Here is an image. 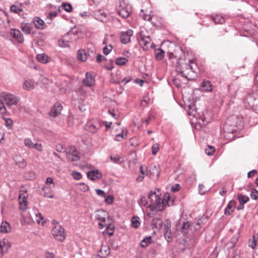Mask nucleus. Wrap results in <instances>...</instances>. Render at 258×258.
Instances as JSON below:
<instances>
[{
  "label": "nucleus",
  "mask_w": 258,
  "mask_h": 258,
  "mask_svg": "<svg viewBox=\"0 0 258 258\" xmlns=\"http://www.w3.org/2000/svg\"><path fill=\"white\" fill-rule=\"evenodd\" d=\"M165 54L169 60L167 63L169 65L174 64L175 61H177L179 63L181 57L185 56L181 47L169 41H162V59L165 57Z\"/></svg>",
  "instance_id": "obj_1"
},
{
  "label": "nucleus",
  "mask_w": 258,
  "mask_h": 258,
  "mask_svg": "<svg viewBox=\"0 0 258 258\" xmlns=\"http://www.w3.org/2000/svg\"><path fill=\"white\" fill-rule=\"evenodd\" d=\"M157 194L156 191H151L148 198L142 197L140 201V205L142 206H147L151 209L150 214H155L158 211H160V195L161 193L158 190Z\"/></svg>",
  "instance_id": "obj_2"
},
{
  "label": "nucleus",
  "mask_w": 258,
  "mask_h": 258,
  "mask_svg": "<svg viewBox=\"0 0 258 258\" xmlns=\"http://www.w3.org/2000/svg\"><path fill=\"white\" fill-rule=\"evenodd\" d=\"M184 57H182L181 60L178 63L176 61L177 69L179 70V74L183 77L187 78L188 80L194 79V75L196 74L195 68L197 67L194 61L191 59H188L186 61Z\"/></svg>",
  "instance_id": "obj_3"
},
{
  "label": "nucleus",
  "mask_w": 258,
  "mask_h": 258,
  "mask_svg": "<svg viewBox=\"0 0 258 258\" xmlns=\"http://www.w3.org/2000/svg\"><path fill=\"white\" fill-rule=\"evenodd\" d=\"M116 11L123 18H127L132 12V8L127 0H118L116 2Z\"/></svg>",
  "instance_id": "obj_4"
},
{
  "label": "nucleus",
  "mask_w": 258,
  "mask_h": 258,
  "mask_svg": "<svg viewBox=\"0 0 258 258\" xmlns=\"http://www.w3.org/2000/svg\"><path fill=\"white\" fill-rule=\"evenodd\" d=\"M138 39L140 45L144 49H148L149 47H155V45L151 43V38L146 29L141 30L139 33Z\"/></svg>",
  "instance_id": "obj_5"
},
{
  "label": "nucleus",
  "mask_w": 258,
  "mask_h": 258,
  "mask_svg": "<svg viewBox=\"0 0 258 258\" xmlns=\"http://www.w3.org/2000/svg\"><path fill=\"white\" fill-rule=\"evenodd\" d=\"M65 152L68 159L70 161H78L80 158L79 152L74 146H69L65 150Z\"/></svg>",
  "instance_id": "obj_6"
},
{
  "label": "nucleus",
  "mask_w": 258,
  "mask_h": 258,
  "mask_svg": "<svg viewBox=\"0 0 258 258\" xmlns=\"http://www.w3.org/2000/svg\"><path fill=\"white\" fill-rule=\"evenodd\" d=\"M101 126V122L97 119H92L89 120L86 125V131L90 132L92 134L97 133L98 129Z\"/></svg>",
  "instance_id": "obj_7"
},
{
  "label": "nucleus",
  "mask_w": 258,
  "mask_h": 258,
  "mask_svg": "<svg viewBox=\"0 0 258 258\" xmlns=\"http://www.w3.org/2000/svg\"><path fill=\"white\" fill-rule=\"evenodd\" d=\"M51 234L57 240L62 241L66 238L64 229L60 226H55L51 230Z\"/></svg>",
  "instance_id": "obj_8"
},
{
  "label": "nucleus",
  "mask_w": 258,
  "mask_h": 258,
  "mask_svg": "<svg viewBox=\"0 0 258 258\" xmlns=\"http://www.w3.org/2000/svg\"><path fill=\"white\" fill-rule=\"evenodd\" d=\"M0 97L5 100L8 106L16 105L19 100L18 97L16 96L6 92L2 93Z\"/></svg>",
  "instance_id": "obj_9"
},
{
  "label": "nucleus",
  "mask_w": 258,
  "mask_h": 258,
  "mask_svg": "<svg viewBox=\"0 0 258 258\" xmlns=\"http://www.w3.org/2000/svg\"><path fill=\"white\" fill-rule=\"evenodd\" d=\"M27 191L24 190H20L19 195V209L21 211H25L28 207L27 201Z\"/></svg>",
  "instance_id": "obj_10"
},
{
  "label": "nucleus",
  "mask_w": 258,
  "mask_h": 258,
  "mask_svg": "<svg viewBox=\"0 0 258 258\" xmlns=\"http://www.w3.org/2000/svg\"><path fill=\"white\" fill-rule=\"evenodd\" d=\"M162 211L166 207L172 206L174 205V199L170 197L169 193L164 194L162 198Z\"/></svg>",
  "instance_id": "obj_11"
},
{
  "label": "nucleus",
  "mask_w": 258,
  "mask_h": 258,
  "mask_svg": "<svg viewBox=\"0 0 258 258\" xmlns=\"http://www.w3.org/2000/svg\"><path fill=\"white\" fill-rule=\"evenodd\" d=\"M133 35V31L131 29H128L125 32L120 33V40L123 44H127L131 41V37Z\"/></svg>",
  "instance_id": "obj_12"
},
{
  "label": "nucleus",
  "mask_w": 258,
  "mask_h": 258,
  "mask_svg": "<svg viewBox=\"0 0 258 258\" xmlns=\"http://www.w3.org/2000/svg\"><path fill=\"white\" fill-rule=\"evenodd\" d=\"M110 253V248L107 244H102L96 258H105Z\"/></svg>",
  "instance_id": "obj_13"
},
{
  "label": "nucleus",
  "mask_w": 258,
  "mask_h": 258,
  "mask_svg": "<svg viewBox=\"0 0 258 258\" xmlns=\"http://www.w3.org/2000/svg\"><path fill=\"white\" fill-rule=\"evenodd\" d=\"M171 222L169 220L165 221V224L164 228V235L167 242H169L172 239V235L170 230Z\"/></svg>",
  "instance_id": "obj_14"
},
{
  "label": "nucleus",
  "mask_w": 258,
  "mask_h": 258,
  "mask_svg": "<svg viewBox=\"0 0 258 258\" xmlns=\"http://www.w3.org/2000/svg\"><path fill=\"white\" fill-rule=\"evenodd\" d=\"M189 115H192L194 117H195L197 122L201 125H205L208 121H206V117L203 113H200L199 112H197V110H195V113L189 112Z\"/></svg>",
  "instance_id": "obj_15"
},
{
  "label": "nucleus",
  "mask_w": 258,
  "mask_h": 258,
  "mask_svg": "<svg viewBox=\"0 0 258 258\" xmlns=\"http://www.w3.org/2000/svg\"><path fill=\"white\" fill-rule=\"evenodd\" d=\"M62 109V106L60 103L56 102L51 107L49 114L50 116L55 117L60 113Z\"/></svg>",
  "instance_id": "obj_16"
},
{
  "label": "nucleus",
  "mask_w": 258,
  "mask_h": 258,
  "mask_svg": "<svg viewBox=\"0 0 258 258\" xmlns=\"http://www.w3.org/2000/svg\"><path fill=\"white\" fill-rule=\"evenodd\" d=\"M95 79L91 73L87 72L86 73V77L83 81L84 86L91 87L95 84Z\"/></svg>",
  "instance_id": "obj_17"
},
{
  "label": "nucleus",
  "mask_w": 258,
  "mask_h": 258,
  "mask_svg": "<svg viewBox=\"0 0 258 258\" xmlns=\"http://www.w3.org/2000/svg\"><path fill=\"white\" fill-rule=\"evenodd\" d=\"M236 202L234 200H231L227 204L224 210V214L225 215H231L235 209Z\"/></svg>",
  "instance_id": "obj_18"
},
{
  "label": "nucleus",
  "mask_w": 258,
  "mask_h": 258,
  "mask_svg": "<svg viewBox=\"0 0 258 258\" xmlns=\"http://www.w3.org/2000/svg\"><path fill=\"white\" fill-rule=\"evenodd\" d=\"M107 213L104 210H98L96 211L95 218L101 222H105Z\"/></svg>",
  "instance_id": "obj_19"
},
{
  "label": "nucleus",
  "mask_w": 258,
  "mask_h": 258,
  "mask_svg": "<svg viewBox=\"0 0 258 258\" xmlns=\"http://www.w3.org/2000/svg\"><path fill=\"white\" fill-rule=\"evenodd\" d=\"M87 177L92 180H94L97 179H99L102 177V174L98 170H92L87 172Z\"/></svg>",
  "instance_id": "obj_20"
},
{
  "label": "nucleus",
  "mask_w": 258,
  "mask_h": 258,
  "mask_svg": "<svg viewBox=\"0 0 258 258\" xmlns=\"http://www.w3.org/2000/svg\"><path fill=\"white\" fill-rule=\"evenodd\" d=\"M33 23L37 29L43 30L45 28V24L43 20L38 17L34 18Z\"/></svg>",
  "instance_id": "obj_21"
},
{
  "label": "nucleus",
  "mask_w": 258,
  "mask_h": 258,
  "mask_svg": "<svg viewBox=\"0 0 258 258\" xmlns=\"http://www.w3.org/2000/svg\"><path fill=\"white\" fill-rule=\"evenodd\" d=\"M11 34L19 42L22 43L23 42V35L19 30L16 29L12 30Z\"/></svg>",
  "instance_id": "obj_22"
},
{
  "label": "nucleus",
  "mask_w": 258,
  "mask_h": 258,
  "mask_svg": "<svg viewBox=\"0 0 258 258\" xmlns=\"http://www.w3.org/2000/svg\"><path fill=\"white\" fill-rule=\"evenodd\" d=\"M33 211L35 216V221L38 224H41L42 225H43L45 223V221H44V218L41 215V213L38 212V210L36 208H33Z\"/></svg>",
  "instance_id": "obj_23"
},
{
  "label": "nucleus",
  "mask_w": 258,
  "mask_h": 258,
  "mask_svg": "<svg viewBox=\"0 0 258 258\" xmlns=\"http://www.w3.org/2000/svg\"><path fill=\"white\" fill-rule=\"evenodd\" d=\"M32 29V25L30 23H22L21 24V30L26 34H29Z\"/></svg>",
  "instance_id": "obj_24"
},
{
  "label": "nucleus",
  "mask_w": 258,
  "mask_h": 258,
  "mask_svg": "<svg viewBox=\"0 0 258 258\" xmlns=\"http://www.w3.org/2000/svg\"><path fill=\"white\" fill-rule=\"evenodd\" d=\"M110 160L114 163L120 164L124 160L123 158L117 154H112L110 156Z\"/></svg>",
  "instance_id": "obj_25"
},
{
  "label": "nucleus",
  "mask_w": 258,
  "mask_h": 258,
  "mask_svg": "<svg viewBox=\"0 0 258 258\" xmlns=\"http://www.w3.org/2000/svg\"><path fill=\"white\" fill-rule=\"evenodd\" d=\"M127 131L121 128L119 132L115 135V140L117 141H122L127 136Z\"/></svg>",
  "instance_id": "obj_26"
},
{
  "label": "nucleus",
  "mask_w": 258,
  "mask_h": 258,
  "mask_svg": "<svg viewBox=\"0 0 258 258\" xmlns=\"http://www.w3.org/2000/svg\"><path fill=\"white\" fill-rule=\"evenodd\" d=\"M35 82L32 80H25L23 83V88L29 90L34 89Z\"/></svg>",
  "instance_id": "obj_27"
},
{
  "label": "nucleus",
  "mask_w": 258,
  "mask_h": 258,
  "mask_svg": "<svg viewBox=\"0 0 258 258\" xmlns=\"http://www.w3.org/2000/svg\"><path fill=\"white\" fill-rule=\"evenodd\" d=\"M212 20L215 24H222L225 23V18L220 15H212Z\"/></svg>",
  "instance_id": "obj_28"
},
{
  "label": "nucleus",
  "mask_w": 258,
  "mask_h": 258,
  "mask_svg": "<svg viewBox=\"0 0 258 258\" xmlns=\"http://www.w3.org/2000/svg\"><path fill=\"white\" fill-rule=\"evenodd\" d=\"M94 16L96 19L103 21L106 18V14L103 11L99 10L94 12Z\"/></svg>",
  "instance_id": "obj_29"
},
{
  "label": "nucleus",
  "mask_w": 258,
  "mask_h": 258,
  "mask_svg": "<svg viewBox=\"0 0 258 258\" xmlns=\"http://www.w3.org/2000/svg\"><path fill=\"white\" fill-rule=\"evenodd\" d=\"M11 228L9 224L6 222H3L0 226V231L3 233H8L10 231Z\"/></svg>",
  "instance_id": "obj_30"
},
{
  "label": "nucleus",
  "mask_w": 258,
  "mask_h": 258,
  "mask_svg": "<svg viewBox=\"0 0 258 258\" xmlns=\"http://www.w3.org/2000/svg\"><path fill=\"white\" fill-rule=\"evenodd\" d=\"M152 225L153 228L160 230L161 229V220L160 217L154 218L152 222Z\"/></svg>",
  "instance_id": "obj_31"
},
{
  "label": "nucleus",
  "mask_w": 258,
  "mask_h": 258,
  "mask_svg": "<svg viewBox=\"0 0 258 258\" xmlns=\"http://www.w3.org/2000/svg\"><path fill=\"white\" fill-rule=\"evenodd\" d=\"M77 57L79 60L82 61H86L87 58L86 51L83 49L78 50L77 52Z\"/></svg>",
  "instance_id": "obj_32"
},
{
  "label": "nucleus",
  "mask_w": 258,
  "mask_h": 258,
  "mask_svg": "<svg viewBox=\"0 0 258 258\" xmlns=\"http://www.w3.org/2000/svg\"><path fill=\"white\" fill-rule=\"evenodd\" d=\"M10 246L11 244L8 241H5L4 240L0 241V250L1 249L2 253L6 252Z\"/></svg>",
  "instance_id": "obj_33"
},
{
  "label": "nucleus",
  "mask_w": 258,
  "mask_h": 258,
  "mask_svg": "<svg viewBox=\"0 0 258 258\" xmlns=\"http://www.w3.org/2000/svg\"><path fill=\"white\" fill-rule=\"evenodd\" d=\"M69 34H67L66 35H65L63 38L59 40L58 42V45L59 46L62 47H69V41L68 39Z\"/></svg>",
  "instance_id": "obj_34"
},
{
  "label": "nucleus",
  "mask_w": 258,
  "mask_h": 258,
  "mask_svg": "<svg viewBox=\"0 0 258 258\" xmlns=\"http://www.w3.org/2000/svg\"><path fill=\"white\" fill-rule=\"evenodd\" d=\"M37 60L43 63H46L49 61V57L44 53L39 54L36 57Z\"/></svg>",
  "instance_id": "obj_35"
},
{
  "label": "nucleus",
  "mask_w": 258,
  "mask_h": 258,
  "mask_svg": "<svg viewBox=\"0 0 258 258\" xmlns=\"http://www.w3.org/2000/svg\"><path fill=\"white\" fill-rule=\"evenodd\" d=\"M201 87L203 89L207 92L212 91V87L211 83L209 81L204 80L201 84Z\"/></svg>",
  "instance_id": "obj_36"
},
{
  "label": "nucleus",
  "mask_w": 258,
  "mask_h": 258,
  "mask_svg": "<svg viewBox=\"0 0 258 258\" xmlns=\"http://www.w3.org/2000/svg\"><path fill=\"white\" fill-rule=\"evenodd\" d=\"M237 199L240 204L244 205L247 202H248L249 200V199L248 196L244 195L242 194H239L237 195Z\"/></svg>",
  "instance_id": "obj_37"
},
{
  "label": "nucleus",
  "mask_w": 258,
  "mask_h": 258,
  "mask_svg": "<svg viewBox=\"0 0 258 258\" xmlns=\"http://www.w3.org/2000/svg\"><path fill=\"white\" fill-rule=\"evenodd\" d=\"M127 61V58L124 57H118L115 60L116 64L120 66L124 65Z\"/></svg>",
  "instance_id": "obj_38"
},
{
  "label": "nucleus",
  "mask_w": 258,
  "mask_h": 258,
  "mask_svg": "<svg viewBox=\"0 0 258 258\" xmlns=\"http://www.w3.org/2000/svg\"><path fill=\"white\" fill-rule=\"evenodd\" d=\"M10 11L12 12L18 14L22 11V9L21 8V6H18L17 5H14L10 7Z\"/></svg>",
  "instance_id": "obj_39"
},
{
  "label": "nucleus",
  "mask_w": 258,
  "mask_h": 258,
  "mask_svg": "<svg viewBox=\"0 0 258 258\" xmlns=\"http://www.w3.org/2000/svg\"><path fill=\"white\" fill-rule=\"evenodd\" d=\"M140 16L144 20L147 21H150L152 17L151 15L145 14L143 10H141Z\"/></svg>",
  "instance_id": "obj_40"
},
{
  "label": "nucleus",
  "mask_w": 258,
  "mask_h": 258,
  "mask_svg": "<svg viewBox=\"0 0 258 258\" xmlns=\"http://www.w3.org/2000/svg\"><path fill=\"white\" fill-rule=\"evenodd\" d=\"M151 237H147L145 238L143 240H142L140 243V245L141 247H145L151 242Z\"/></svg>",
  "instance_id": "obj_41"
},
{
  "label": "nucleus",
  "mask_w": 258,
  "mask_h": 258,
  "mask_svg": "<svg viewBox=\"0 0 258 258\" xmlns=\"http://www.w3.org/2000/svg\"><path fill=\"white\" fill-rule=\"evenodd\" d=\"M62 8L67 12L70 13L73 10V7L71 4L63 3L61 5Z\"/></svg>",
  "instance_id": "obj_42"
},
{
  "label": "nucleus",
  "mask_w": 258,
  "mask_h": 258,
  "mask_svg": "<svg viewBox=\"0 0 258 258\" xmlns=\"http://www.w3.org/2000/svg\"><path fill=\"white\" fill-rule=\"evenodd\" d=\"M114 229V227L113 226H112V225L110 223L107 224L106 228V231L108 233L109 236L113 235Z\"/></svg>",
  "instance_id": "obj_43"
},
{
  "label": "nucleus",
  "mask_w": 258,
  "mask_h": 258,
  "mask_svg": "<svg viewBox=\"0 0 258 258\" xmlns=\"http://www.w3.org/2000/svg\"><path fill=\"white\" fill-rule=\"evenodd\" d=\"M150 102V99L148 96H145L143 97V99L141 101V105L143 107H146L148 105Z\"/></svg>",
  "instance_id": "obj_44"
},
{
  "label": "nucleus",
  "mask_w": 258,
  "mask_h": 258,
  "mask_svg": "<svg viewBox=\"0 0 258 258\" xmlns=\"http://www.w3.org/2000/svg\"><path fill=\"white\" fill-rule=\"evenodd\" d=\"M132 225L135 228H137L140 225V222L139 221V218L137 217H134L132 220Z\"/></svg>",
  "instance_id": "obj_45"
},
{
  "label": "nucleus",
  "mask_w": 258,
  "mask_h": 258,
  "mask_svg": "<svg viewBox=\"0 0 258 258\" xmlns=\"http://www.w3.org/2000/svg\"><path fill=\"white\" fill-rule=\"evenodd\" d=\"M215 151V150L214 147L211 146H209L208 148L205 149V153L208 155L211 156L214 154Z\"/></svg>",
  "instance_id": "obj_46"
},
{
  "label": "nucleus",
  "mask_w": 258,
  "mask_h": 258,
  "mask_svg": "<svg viewBox=\"0 0 258 258\" xmlns=\"http://www.w3.org/2000/svg\"><path fill=\"white\" fill-rule=\"evenodd\" d=\"M24 144H25V145L30 148V149H32L33 146V145L34 143H33L31 140L29 138H26L25 140H24Z\"/></svg>",
  "instance_id": "obj_47"
},
{
  "label": "nucleus",
  "mask_w": 258,
  "mask_h": 258,
  "mask_svg": "<svg viewBox=\"0 0 258 258\" xmlns=\"http://www.w3.org/2000/svg\"><path fill=\"white\" fill-rule=\"evenodd\" d=\"M155 53L156 59L158 60H161V46H160V47L158 49H156L155 50Z\"/></svg>",
  "instance_id": "obj_48"
},
{
  "label": "nucleus",
  "mask_w": 258,
  "mask_h": 258,
  "mask_svg": "<svg viewBox=\"0 0 258 258\" xmlns=\"http://www.w3.org/2000/svg\"><path fill=\"white\" fill-rule=\"evenodd\" d=\"M189 226H190V224H189V222L187 221V222H184L182 225V228H181L182 232L185 234L187 232V230L189 227Z\"/></svg>",
  "instance_id": "obj_49"
},
{
  "label": "nucleus",
  "mask_w": 258,
  "mask_h": 258,
  "mask_svg": "<svg viewBox=\"0 0 258 258\" xmlns=\"http://www.w3.org/2000/svg\"><path fill=\"white\" fill-rule=\"evenodd\" d=\"M112 49V46L111 45H108L105 46L103 49V53L105 55L108 54Z\"/></svg>",
  "instance_id": "obj_50"
},
{
  "label": "nucleus",
  "mask_w": 258,
  "mask_h": 258,
  "mask_svg": "<svg viewBox=\"0 0 258 258\" xmlns=\"http://www.w3.org/2000/svg\"><path fill=\"white\" fill-rule=\"evenodd\" d=\"M159 144H155L152 146V153L154 155H156L157 152L159 150Z\"/></svg>",
  "instance_id": "obj_51"
},
{
  "label": "nucleus",
  "mask_w": 258,
  "mask_h": 258,
  "mask_svg": "<svg viewBox=\"0 0 258 258\" xmlns=\"http://www.w3.org/2000/svg\"><path fill=\"white\" fill-rule=\"evenodd\" d=\"M250 197L252 199L256 200L258 199V191L256 189H253L250 194Z\"/></svg>",
  "instance_id": "obj_52"
},
{
  "label": "nucleus",
  "mask_w": 258,
  "mask_h": 258,
  "mask_svg": "<svg viewBox=\"0 0 258 258\" xmlns=\"http://www.w3.org/2000/svg\"><path fill=\"white\" fill-rule=\"evenodd\" d=\"M79 188L83 192H85L89 190V186L84 183H81L79 184Z\"/></svg>",
  "instance_id": "obj_53"
},
{
  "label": "nucleus",
  "mask_w": 258,
  "mask_h": 258,
  "mask_svg": "<svg viewBox=\"0 0 258 258\" xmlns=\"http://www.w3.org/2000/svg\"><path fill=\"white\" fill-rule=\"evenodd\" d=\"M140 171L141 174H143L144 175H147L148 174L147 168L145 166L141 165L140 167Z\"/></svg>",
  "instance_id": "obj_54"
},
{
  "label": "nucleus",
  "mask_w": 258,
  "mask_h": 258,
  "mask_svg": "<svg viewBox=\"0 0 258 258\" xmlns=\"http://www.w3.org/2000/svg\"><path fill=\"white\" fill-rule=\"evenodd\" d=\"M72 175L75 179L77 180L80 179L82 177V174L77 171H73L72 172Z\"/></svg>",
  "instance_id": "obj_55"
},
{
  "label": "nucleus",
  "mask_w": 258,
  "mask_h": 258,
  "mask_svg": "<svg viewBox=\"0 0 258 258\" xmlns=\"http://www.w3.org/2000/svg\"><path fill=\"white\" fill-rule=\"evenodd\" d=\"M7 110L5 108L3 102L0 100V113L4 114L6 113Z\"/></svg>",
  "instance_id": "obj_56"
},
{
  "label": "nucleus",
  "mask_w": 258,
  "mask_h": 258,
  "mask_svg": "<svg viewBox=\"0 0 258 258\" xmlns=\"http://www.w3.org/2000/svg\"><path fill=\"white\" fill-rule=\"evenodd\" d=\"M205 186L202 184L199 185V192L201 195H205L206 190H205Z\"/></svg>",
  "instance_id": "obj_57"
},
{
  "label": "nucleus",
  "mask_w": 258,
  "mask_h": 258,
  "mask_svg": "<svg viewBox=\"0 0 258 258\" xmlns=\"http://www.w3.org/2000/svg\"><path fill=\"white\" fill-rule=\"evenodd\" d=\"M32 149H35L38 151L41 152L42 151V146L40 144L35 143Z\"/></svg>",
  "instance_id": "obj_58"
},
{
  "label": "nucleus",
  "mask_w": 258,
  "mask_h": 258,
  "mask_svg": "<svg viewBox=\"0 0 258 258\" xmlns=\"http://www.w3.org/2000/svg\"><path fill=\"white\" fill-rule=\"evenodd\" d=\"M6 120V125L8 128H11L13 126V121L10 118H7Z\"/></svg>",
  "instance_id": "obj_59"
},
{
  "label": "nucleus",
  "mask_w": 258,
  "mask_h": 258,
  "mask_svg": "<svg viewBox=\"0 0 258 258\" xmlns=\"http://www.w3.org/2000/svg\"><path fill=\"white\" fill-rule=\"evenodd\" d=\"M180 188V185L179 184L176 183L174 186H172L171 188V191L172 192H177Z\"/></svg>",
  "instance_id": "obj_60"
},
{
  "label": "nucleus",
  "mask_w": 258,
  "mask_h": 258,
  "mask_svg": "<svg viewBox=\"0 0 258 258\" xmlns=\"http://www.w3.org/2000/svg\"><path fill=\"white\" fill-rule=\"evenodd\" d=\"M57 16V13L56 12H50L47 17V19L51 20L53 18Z\"/></svg>",
  "instance_id": "obj_61"
},
{
  "label": "nucleus",
  "mask_w": 258,
  "mask_h": 258,
  "mask_svg": "<svg viewBox=\"0 0 258 258\" xmlns=\"http://www.w3.org/2000/svg\"><path fill=\"white\" fill-rule=\"evenodd\" d=\"M113 198L111 196H108L105 199V201L106 203L110 204L113 202Z\"/></svg>",
  "instance_id": "obj_62"
},
{
  "label": "nucleus",
  "mask_w": 258,
  "mask_h": 258,
  "mask_svg": "<svg viewBox=\"0 0 258 258\" xmlns=\"http://www.w3.org/2000/svg\"><path fill=\"white\" fill-rule=\"evenodd\" d=\"M80 16L83 18H86L89 17L90 16V14L87 11H85L82 13H80Z\"/></svg>",
  "instance_id": "obj_63"
},
{
  "label": "nucleus",
  "mask_w": 258,
  "mask_h": 258,
  "mask_svg": "<svg viewBox=\"0 0 258 258\" xmlns=\"http://www.w3.org/2000/svg\"><path fill=\"white\" fill-rule=\"evenodd\" d=\"M96 191L97 194L98 196H100L101 197H104L105 196V193L102 190L99 189H96Z\"/></svg>",
  "instance_id": "obj_64"
}]
</instances>
